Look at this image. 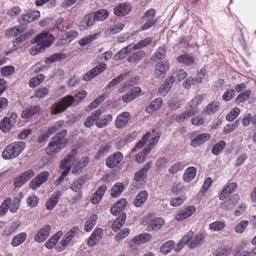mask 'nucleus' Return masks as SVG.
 Listing matches in <instances>:
<instances>
[{"instance_id":"1","label":"nucleus","mask_w":256,"mask_h":256,"mask_svg":"<svg viewBox=\"0 0 256 256\" xmlns=\"http://www.w3.org/2000/svg\"><path fill=\"white\" fill-rule=\"evenodd\" d=\"M160 136L159 133L154 130H152V133L147 132L143 136L142 140L136 144L132 149L134 152H136L138 148H142L144 144L148 141V146L144 148L142 152L136 155L135 160L137 162L142 164L144 161L147 154L150 152L154 146L156 144Z\"/></svg>"},{"instance_id":"2","label":"nucleus","mask_w":256,"mask_h":256,"mask_svg":"<svg viewBox=\"0 0 256 256\" xmlns=\"http://www.w3.org/2000/svg\"><path fill=\"white\" fill-rule=\"evenodd\" d=\"M53 36L48 32H42L38 35L34 39L36 44L32 46L30 50V53L34 56L42 52L46 48L49 47L53 42Z\"/></svg>"},{"instance_id":"3","label":"nucleus","mask_w":256,"mask_h":256,"mask_svg":"<svg viewBox=\"0 0 256 256\" xmlns=\"http://www.w3.org/2000/svg\"><path fill=\"white\" fill-rule=\"evenodd\" d=\"M202 96L201 95L196 96L188 103L185 112L178 115L176 120L178 122H184L198 112L197 106L202 102Z\"/></svg>"},{"instance_id":"4","label":"nucleus","mask_w":256,"mask_h":256,"mask_svg":"<svg viewBox=\"0 0 256 256\" xmlns=\"http://www.w3.org/2000/svg\"><path fill=\"white\" fill-rule=\"evenodd\" d=\"M67 131L62 130L56 134L51 140L46 149V152L48 155H53L64 146V139L66 136Z\"/></svg>"},{"instance_id":"5","label":"nucleus","mask_w":256,"mask_h":256,"mask_svg":"<svg viewBox=\"0 0 256 256\" xmlns=\"http://www.w3.org/2000/svg\"><path fill=\"white\" fill-rule=\"evenodd\" d=\"M25 147L23 142H13L7 146L2 153V157L4 159H12L18 156Z\"/></svg>"},{"instance_id":"6","label":"nucleus","mask_w":256,"mask_h":256,"mask_svg":"<svg viewBox=\"0 0 256 256\" xmlns=\"http://www.w3.org/2000/svg\"><path fill=\"white\" fill-rule=\"evenodd\" d=\"M75 105L74 96H64L57 103L54 104L51 108V112L54 114L61 113L64 111L68 107Z\"/></svg>"},{"instance_id":"7","label":"nucleus","mask_w":256,"mask_h":256,"mask_svg":"<svg viewBox=\"0 0 256 256\" xmlns=\"http://www.w3.org/2000/svg\"><path fill=\"white\" fill-rule=\"evenodd\" d=\"M79 231V228L74 226L71 228L62 238L60 242L55 248L58 252H62L72 244L73 238Z\"/></svg>"},{"instance_id":"8","label":"nucleus","mask_w":256,"mask_h":256,"mask_svg":"<svg viewBox=\"0 0 256 256\" xmlns=\"http://www.w3.org/2000/svg\"><path fill=\"white\" fill-rule=\"evenodd\" d=\"M151 237V235L148 233H142L130 240L128 244L131 248L136 250L138 246L149 242Z\"/></svg>"},{"instance_id":"9","label":"nucleus","mask_w":256,"mask_h":256,"mask_svg":"<svg viewBox=\"0 0 256 256\" xmlns=\"http://www.w3.org/2000/svg\"><path fill=\"white\" fill-rule=\"evenodd\" d=\"M50 176L48 172H42L32 180L30 184V187L32 190H36L39 188L42 184L44 183Z\"/></svg>"},{"instance_id":"10","label":"nucleus","mask_w":256,"mask_h":256,"mask_svg":"<svg viewBox=\"0 0 256 256\" xmlns=\"http://www.w3.org/2000/svg\"><path fill=\"white\" fill-rule=\"evenodd\" d=\"M51 226L50 225H44L36 233L34 240L38 243L44 242L48 238Z\"/></svg>"},{"instance_id":"11","label":"nucleus","mask_w":256,"mask_h":256,"mask_svg":"<svg viewBox=\"0 0 256 256\" xmlns=\"http://www.w3.org/2000/svg\"><path fill=\"white\" fill-rule=\"evenodd\" d=\"M123 154L120 152H114L108 156L106 161V164L108 168H114L118 166L123 159Z\"/></svg>"},{"instance_id":"12","label":"nucleus","mask_w":256,"mask_h":256,"mask_svg":"<svg viewBox=\"0 0 256 256\" xmlns=\"http://www.w3.org/2000/svg\"><path fill=\"white\" fill-rule=\"evenodd\" d=\"M40 14L38 10H34L19 17L18 20L21 24H25L38 20L40 18Z\"/></svg>"},{"instance_id":"13","label":"nucleus","mask_w":256,"mask_h":256,"mask_svg":"<svg viewBox=\"0 0 256 256\" xmlns=\"http://www.w3.org/2000/svg\"><path fill=\"white\" fill-rule=\"evenodd\" d=\"M104 230L102 228H96L88 238V245L90 246H93L96 244L102 238Z\"/></svg>"},{"instance_id":"14","label":"nucleus","mask_w":256,"mask_h":256,"mask_svg":"<svg viewBox=\"0 0 256 256\" xmlns=\"http://www.w3.org/2000/svg\"><path fill=\"white\" fill-rule=\"evenodd\" d=\"M169 68L168 61L160 62L155 66L154 74L158 78H162Z\"/></svg>"},{"instance_id":"15","label":"nucleus","mask_w":256,"mask_h":256,"mask_svg":"<svg viewBox=\"0 0 256 256\" xmlns=\"http://www.w3.org/2000/svg\"><path fill=\"white\" fill-rule=\"evenodd\" d=\"M96 20L92 13L88 14L84 16L79 24V28L85 30L94 24Z\"/></svg>"},{"instance_id":"16","label":"nucleus","mask_w":256,"mask_h":256,"mask_svg":"<svg viewBox=\"0 0 256 256\" xmlns=\"http://www.w3.org/2000/svg\"><path fill=\"white\" fill-rule=\"evenodd\" d=\"M106 68V65L104 63L96 66L84 76V80L85 81L89 80L100 73L102 72Z\"/></svg>"},{"instance_id":"17","label":"nucleus","mask_w":256,"mask_h":256,"mask_svg":"<svg viewBox=\"0 0 256 256\" xmlns=\"http://www.w3.org/2000/svg\"><path fill=\"white\" fill-rule=\"evenodd\" d=\"M151 166V162L146 164L142 169L135 173L134 180L137 182H144L146 178L148 172Z\"/></svg>"},{"instance_id":"18","label":"nucleus","mask_w":256,"mask_h":256,"mask_svg":"<svg viewBox=\"0 0 256 256\" xmlns=\"http://www.w3.org/2000/svg\"><path fill=\"white\" fill-rule=\"evenodd\" d=\"M196 207L194 206L185 207L176 216V219L178 221L184 220L192 216L196 212Z\"/></svg>"},{"instance_id":"19","label":"nucleus","mask_w":256,"mask_h":256,"mask_svg":"<svg viewBox=\"0 0 256 256\" xmlns=\"http://www.w3.org/2000/svg\"><path fill=\"white\" fill-rule=\"evenodd\" d=\"M132 8L131 4L128 3H122L114 8V13L118 16H123L128 14Z\"/></svg>"},{"instance_id":"20","label":"nucleus","mask_w":256,"mask_h":256,"mask_svg":"<svg viewBox=\"0 0 256 256\" xmlns=\"http://www.w3.org/2000/svg\"><path fill=\"white\" fill-rule=\"evenodd\" d=\"M62 194L60 190H58L53 193L49 198L46 204V208L48 210H52L55 207L58 202V200Z\"/></svg>"},{"instance_id":"21","label":"nucleus","mask_w":256,"mask_h":256,"mask_svg":"<svg viewBox=\"0 0 256 256\" xmlns=\"http://www.w3.org/2000/svg\"><path fill=\"white\" fill-rule=\"evenodd\" d=\"M40 110L39 106H27L21 113L20 116L24 119H28L36 114Z\"/></svg>"},{"instance_id":"22","label":"nucleus","mask_w":256,"mask_h":256,"mask_svg":"<svg viewBox=\"0 0 256 256\" xmlns=\"http://www.w3.org/2000/svg\"><path fill=\"white\" fill-rule=\"evenodd\" d=\"M130 118V114L128 112H123L120 114L116 120V126L118 128H122L125 126Z\"/></svg>"},{"instance_id":"23","label":"nucleus","mask_w":256,"mask_h":256,"mask_svg":"<svg viewBox=\"0 0 256 256\" xmlns=\"http://www.w3.org/2000/svg\"><path fill=\"white\" fill-rule=\"evenodd\" d=\"M239 200V196L236 194H232L228 200L224 201L222 205V208L226 210L232 209Z\"/></svg>"},{"instance_id":"24","label":"nucleus","mask_w":256,"mask_h":256,"mask_svg":"<svg viewBox=\"0 0 256 256\" xmlns=\"http://www.w3.org/2000/svg\"><path fill=\"white\" fill-rule=\"evenodd\" d=\"M174 81V76H170L169 78H167L165 80L164 84H162L159 88L158 92L162 96H165L171 88Z\"/></svg>"},{"instance_id":"25","label":"nucleus","mask_w":256,"mask_h":256,"mask_svg":"<svg viewBox=\"0 0 256 256\" xmlns=\"http://www.w3.org/2000/svg\"><path fill=\"white\" fill-rule=\"evenodd\" d=\"M127 204V201L125 198H121L116 202L111 208V213L114 216H117L123 210Z\"/></svg>"},{"instance_id":"26","label":"nucleus","mask_w":256,"mask_h":256,"mask_svg":"<svg viewBox=\"0 0 256 256\" xmlns=\"http://www.w3.org/2000/svg\"><path fill=\"white\" fill-rule=\"evenodd\" d=\"M148 192L146 190L140 191L135 197L134 205L136 207H140L148 199Z\"/></svg>"},{"instance_id":"27","label":"nucleus","mask_w":256,"mask_h":256,"mask_svg":"<svg viewBox=\"0 0 256 256\" xmlns=\"http://www.w3.org/2000/svg\"><path fill=\"white\" fill-rule=\"evenodd\" d=\"M208 134H202L194 138L191 142L190 145L193 147H197L206 142L210 138Z\"/></svg>"},{"instance_id":"28","label":"nucleus","mask_w":256,"mask_h":256,"mask_svg":"<svg viewBox=\"0 0 256 256\" xmlns=\"http://www.w3.org/2000/svg\"><path fill=\"white\" fill-rule=\"evenodd\" d=\"M236 182H230L227 184L225 188L222 190L219 196V198L220 200H224L228 195L234 191L237 188Z\"/></svg>"},{"instance_id":"29","label":"nucleus","mask_w":256,"mask_h":256,"mask_svg":"<svg viewBox=\"0 0 256 256\" xmlns=\"http://www.w3.org/2000/svg\"><path fill=\"white\" fill-rule=\"evenodd\" d=\"M102 114L100 110H96L94 111L90 116H88L84 124L87 128H90L94 124H96V120L98 118L101 116Z\"/></svg>"},{"instance_id":"30","label":"nucleus","mask_w":256,"mask_h":256,"mask_svg":"<svg viewBox=\"0 0 256 256\" xmlns=\"http://www.w3.org/2000/svg\"><path fill=\"white\" fill-rule=\"evenodd\" d=\"M112 116L110 114L100 116L96 120V126L98 128H102L108 126L112 120Z\"/></svg>"},{"instance_id":"31","label":"nucleus","mask_w":256,"mask_h":256,"mask_svg":"<svg viewBox=\"0 0 256 256\" xmlns=\"http://www.w3.org/2000/svg\"><path fill=\"white\" fill-rule=\"evenodd\" d=\"M90 161V158L88 156L82 158L74 166L72 170V174H78L84 168L86 167Z\"/></svg>"},{"instance_id":"32","label":"nucleus","mask_w":256,"mask_h":256,"mask_svg":"<svg viewBox=\"0 0 256 256\" xmlns=\"http://www.w3.org/2000/svg\"><path fill=\"white\" fill-rule=\"evenodd\" d=\"M164 220L161 218H156L148 224L147 226L148 231L157 230L161 228V226L164 224Z\"/></svg>"},{"instance_id":"33","label":"nucleus","mask_w":256,"mask_h":256,"mask_svg":"<svg viewBox=\"0 0 256 256\" xmlns=\"http://www.w3.org/2000/svg\"><path fill=\"white\" fill-rule=\"evenodd\" d=\"M77 153L78 150L76 149L72 150L62 160L60 166V168L62 170L66 167V165H69L68 163L75 158Z\"/></svg>"},{"instance_id":"34","label":"nucleus","mask_w":256,"mask_h":256,"mask_svg":"<svg viewBox=\"0 0 256 256\" xmlns=\"http://www.w3.org/2000/svg\"><path fill=\"white\" fill-rule=\"evenodd\" d=\"M177 60L179 63L187 66H192L194 63V58L188 54H184L178 56Z\"/></svg>"},{"instance_id":"35","label":"nucleus","mask_w":256,"mask_h":256,"mask_svg":"<svg viewBox=\"0 0 256 256\" xmlns=\"http://www.w3.org/2000/svg\"><path fill=\"white\" fill-rule=\"evenodd\" d=\"M196 170L194 166H190L187 168L183 175L184 180L188 182L192 181L196 176Z\"/></svg>"},{"instance_id":"36","label":"nucleus","mask_w":256,"mask_h":256,"mask_svg":"<svg viewBox=\"0 0 256 256\" xmlns=\"http://www.w3.org/2000/svg\"><path fill=\"white\" fill-rule=\"evenodd\" d=\"M98 216L96 214L92 215L86 220L84 226V230L86 232H90L96 224Z\"/></svg>"},{"instance_id":"37","label":"nucleus","mask_w":256,"mask_h":256,"mask_svg":"<svg viewBox=\"0 0 256 256\" xmlns=\"http://www.w3.org/2000/svg\"><path fill=\"white\" fill-rule=\"evenodd\" d=\"M162 104V100L160 98H157L152 101L150 105L146 107V110L148 113H152V110L160 109Z\"/></svg>"},{"instance_id":"38","label":"nucleus","mask_w":256,"mask_h":256,"mask_svg":"<svg viewBox=\"0 0 256 256\" xmlns=\"http://www.w3.org/2000/svg\"><path fill=\"white\" fill-rule=\"evenodd\" d=\"M124 190V186L122 182L116 183L111 189L110 195L113 198H118Z\"/></svg>"},{"instance_id":"39","label":"nucleus","mask_w":256,"mask_h":256,"mask_svg":"<svg viewBox=\"0 0 256 256\" xmlns=\"http://www.w3.org/2000/svg\"><path fill=\"white\" fill-rule=\"evenodd\" d=\"M132 50H134L132 44H130L115 54L114 59L118 60L124 58Z\"/></svg>"},{"instance_id":"40","label":"nucleus","mask_w":256,"mask_h":256,"mask_svg":"<svg viewBox=\"0 0 256 256\" xmlns=\"http://www.w3.org/2000/svg\"><path fill=\"white\" fill-rule=\"evenodd\" d=\"M26 237L27 234L26 232H20L13 238L11 244L13 246H17L23 243Z\"/></svg>"},{"instance_id":"41","label":"nucleus","mask_w":256,"mask_h":256,"mask_svg":"<svg viewBox=\"0 0 256 256\" xmlns=\"http://www.w3.org/2000/svg\"><path fill=\"white\" fill-rule=\"evenodd\" d=\"M86 180V176H82L74 182L70 186L72 190L74 192H78L85 183Z\"/></svg>"},{"instance_id":"42","label":"nucleus","mask_w":256,"mask_h":256,"mask_svg":"<svg viewBox=\"0 0 256 256\" xmlns=\"http://www.w3.org/2000/svg\"><path fill=\"white\" fill-rule=\"evenodd\" d=\"M92 14L96 21H103L108 16L109 12L106 9H100Z\"/></svg>"},{"instance_id":"43","label":"nucleus","mask_w":256,"mask_h":256,"mask_svg":"<svg viewBox=\"0 0 256 256\" xmlns=\"http://www.w3.org/2000/svg\"><path fill=\"white\" fill-rule=\"evenodd\" d=\"M12 124L9 117H4L0 122V129L4 132H8L11 129Z\"/></svg>"},{"instance_id":"44","label":"nucleus","mask_w":256,"mask_h":256,"mask_svg":"<svg viewBox=\"0 0 256 256\" xmlns=\"http://www.w3.org/2000/svg\"><path fill=\"white\" fill-rule=\"evenodd\" d=\"M127 76V74L126 73H124L120 74L116 78L112 80L106 86V90L110 89L111 88L114 86L116 84L122 82L125 78Z\"/></svg>"},{"instance_id":"45","label":"nucleus","mask_w":256,"mask_h":256,"mask_svg":"<svg viewBox=\"0 0 256 256\" xmlns=\"http://www.w3.org/2000/svg\"><path fill=\"white\" fill-rule=\"evenodd\" d=\"M44 76L42 74H38L31 78L29 81V86L31 88H35L40 84L44 79Z\"/></svg>"},{"instance_id":"46","label":"nucleus","mask_w":256,"mask_h":256,"mask_svg":"<svg viewBox=\"0 0 256 256\" xmlns=\"http://www.w3.org/2000/svg\"><path fill=\"white\" fill-rule=\"evenodd\" d=\"M66 57V54L63 52L56 53L52 54L50 57L47 58L45 62L48 63L54 62H55L58 61Z\"/></svg>"},{"instance_id":"47","label":"nucleus","mask_w":256,"mask_h":256,"mask_svg":"<svg viewBox=\"0 0 256 256\" xmlns=\"http://www.w3.org/2000/svg\"><path fill=\"white\" fill-rule=\"evenodd\" d=\"M226 142L224 140H220L214 144L212 148V152L216 156H218L225 148Z\"/></svg>"},{"instance_id":"48","label":"nucleus","mask_w":256,"mask_h":256,"mask_svg":"<svg viewBox=\"0 0 256 256\" xmlns=\"http://www.w3.org/2000/svg\"><path fill=\"white\" fill-rule=\"evenodd\" d=\"M174 240L166 242L160 248V252L164 254H168L174 248Z\"/></svg>"},{"instance_id":"49","label":"nucleus","mask_w":256,"mask_h":256,"mask_svg":"<svg viewBox=\"0 0 256 256\" xmlns=\"http://www.w3.org/2000/svg\"><path fill=\"white\" fill-rule=\"evenodd\" d=\"M152 41V38H148L143 40H140L136 44H132V48L134 50L142 49L144 47L148 46Z\"/></svg>"},{"instance_id":"50","label":"nucleus","mask_w":256,"mask_h":256,"mask_svg":"<svg viewBox=\"0 0 256 256\" xmlns=\"http://www.w3.org/2000/svg\"><path fill=\"white\" fill-rule=\"evenodd\" d=\"M186 197L184 194H180L179 196L172 198L170 201V205L173 207H177L180 206L186 200Z\"/></svg>"},{"instance_id":"51","label":"nucleus","mask_w":256,"mask_h":256,"mask_svg":"<svg viewBox=\"0 0 256 256\" xmlns=\"http://www.w3.org/2000/svg\"><path fill=\"white\" fill-rule=\"evenodd\" d=\"M97 34L89 35L86 37L82 38L79 40V44L80 46H84L92 42L93 40H95L97 38Z\"/></svg>"},{"instance_id":"52","label":"nucleus","mask_w":256,"mask_h":256,"mask_svg":"<svg viewBox=\"0 0 256 256\" xmlns=\"http://www.w3.org/2000/svg\"><path fill=\"white\" fill-rule=\"evenodd\" d=\"M20 222L18 220L14 221L10 226L6 227L4 230L3 234L8 236L16 230L20 225Z\"/></svg>"},{"instance_id":"53","label":"nucleus","mask_w":256,"mask_h":256,"mask_svg":"<svg viewBox=\"0 0 256 256\" xmlns=\"http://www.w3.org/2000/svg\"><path fill=\"white\" fill-rule=\"evenodd\" d=\"M248 220L240 221L236 224L234 228L235 232L238 234H242L248 226Z\"/></svg>"},{"instance_id":"54","label":"nucleus","mask_w":256,"mask_h":256,"mask_svg":"<svg viewBox=\"0 0 256 256\" xmlns=\"http://www.w3.org/2000/svg\"><path fill=\"white\" fill-rule=\"evenodd\" d=\"M64 122L63 120H58L50 126L48 130L49 134H52L59 130L64 125Z\"/></svg>"},{"instance_id":"55","label":"nucleus","mask_w":256,"mask_h":256,"mask_svg":"<svg viewBox=\"0 0 256 256\" xmlns=\"http://www.w3.org/2000/svg\"><path fill=\"white\" fill-rule=\"evenodd\" d=\"M23 32V28L22 26L14 27L8 30L6 35L8 36L13 37L18 36Z\"/></svg>"},{"instance_id":"56","label":"nucleus","mask_w":256,"mask_h":256,"mask_svg":"<svg viewBox=\"0 0 256 256\" xmlns=\"http://www.w3.org/2000/svg\"><path fill=\"white\" fill-rule=\"evenodd\" d=\"M224 222L223 221H216L211 223L210 226V228L214 231H219L222 230L224 226Z\"/></svg>"},{"instance_id":"57","label":"nucleus","mask_w":256,"mask_h":256,"mask_svg":"<svg viewBox=\"0 0 256 256\" xmlns=\"http://www.w3.org/2000/svg\"><path fill=\"white\" fill-rule=\"evenodd\" d=\"M124 28V24L122 23H118L114 26L109 28L107 32L110 34H114L120 32Z\"/></svg>"},{"instance_id":"58","label":"nucleus","mask_w":256,"mask_h":256,"mask_svg":"<svg viewBox=\"0 0 256 256\" xmlns=\"http://www.w3.org/2000/svg\"><path fill=\"white\" fill-rule=\"evenodd\" d=\"M240 110L238 108H234L226 115V120L229 122L234 120L240 114Z\"/></svg>"},{"instance_id":"59","label":"nucleus","mask_w":256,"mask_h":256,"mask_svg":"<svg viewBox=\"0 0 256 256\" xmlns=\"http://www.w3.org/2000/svg\"><path fill=\"white\" fill-rule=\"evenodd\" d=\"M144 55L143 52H136L132 56H130L128 60L129 62H138Z\"/></svg>"},{"instance_id":"60","label":"nucleus","mask_w":256,"mask_h":256,"mask_svg":"<svg viewBox=\"0 0 256 256\" xmlns=\"http://www.w3.org/2000/svg\"><path fill=\"white\" fill-rule=\"evenodd\" d=\"M15 68L12 66H7L2 67L1 69V74L4 76H9L14 73Z\"/></svg>"},{"instance_id":"61","label":"nucleus","mask_w":256,"mask_h":256,"mask_svg":"<svg viewBox=\"0 0 256 256\" xmlns=\"http://www.w3.org/2000/svg\"><path fill=\"white\" fill-rule=\"evenodd\" d=\"M250 91L246 90L240 94L236 99V102L238 103L243 102L247 100L250 95Z\"/></svg>"},{"instance_id":"62","label":"nucleus","mask_w":256,"mask_h":256,"mask_svg":"<svg viewBox=\"0 0 256 256\" xmlns=\"http://www.w3.org/2000/svg\"><path fill=\"white\" fill-rule=\"evenodd\" d=\"M106 97V94H104L100 96L98 98L95 99L89 105L90 108L91 109H94L96 108L104 100Z\"/></svg>"},{"instance_id":"63","label":"nucleus","mask_w":256,"mask_h":256,"mask_svg":"<svg viewBox=\"0 0 256 256\" xmlns=\"http://www.w3.org/2000/svg\"><path fill=\"white\" fill-rule=\"evenodd\" d=\"M130 230L128 228L122 229L120 232L116 234L115 236L116 241H120V240L126 238L130 234Z\"/></svg>"},{"instance_id":"64","label":"nucleus","mask_w":256,"mask_h":256,"mask_svg":"<svg viewBox=\"0 0 256 256\" xmlns=\"http://www.w3.org/2000/svg\"><path fill=\"white\" fill-rule=\"evenodd\" d=\"M219 106L216 103L208 104L206 108V111L208 114L211 115L215 113L218 109Z\"/></svg>"}]
</instances>
